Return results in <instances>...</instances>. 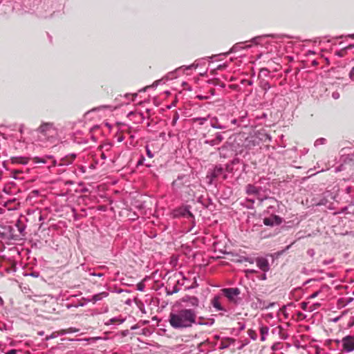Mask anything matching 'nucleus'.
<instances>
[{
    "instance_id": "nucleus-20",
    "label": "nucleus",
    "mask_w": 354,
    "mask_h": 354,
    "mask_svg": "<svg viewBox=\"0 0 354 354\" xmlns=\"http://www.w3.org/2000/svg\"><path fill=\"white\" fill-rule=\"evenodd\" d=\"M261 87L264 90V91H268V89H270V86L269 84V83L267 82V81H263L261 84Z\"/></svg>"
},
{
    "instance_id": "nucleus-30",
    "label": "nucleus",
    "mask_w": 354,
    "mask_h": 354,
    "mask_svg": "<svg viewBox=\"0 0 354 354\" xmlns=\"http://www.w3.org/2000/svg\"><path fill=\"white\" fill-rule=\"evenodd\" d=\"M137 289L140 291L144 290V285L142 283H138L137 286Z\"/></svg>"
},
{
    "instance_id": "nucleus-48",
    "label": "nucleus",
    "mask_w": 354,
    "mask_h": 354,
    "mask_svg": "<svg viewBox=\"0 0 354 354\" xmlns=\"http://www.w3.org/2000/svg\"><path fill=\"white\" fill-rule=\"evenodd\" d=\"M268 71V70H267V69H262V70H261V72H262V71Z\"/></svg>"
},
{
    "instance_id": "nucleus-4",
    "label": "nucleus",
    "mask_w": 354,
    "mask_h": 354,
    "mask_svg": "<svg viewBox=\"0 0 354 354\" xmlns=\"http://www.w3.org/2000/svg\"><path fill=\"white\" fill-rule=\"evenodd\" d=\"M229 115H223L220 118H212L210 120L211 127L218 129H225L230 128L228 122Z\"/></svg>"
},
{
    "instance_id": "nucleus-10",
    "label": "nucleus",
    "mask_w": 354,
    "mask_h": 354,
    "mask_svg": "<svg viewBox=\"0 0 354 354\" xmlns=\"http://www.w3.org/2000/svg\"><path fill=\"white\" fill-rule=\"evenodd\" d=\"M183 301L193 307H197L199 304L198 299L194 296H185L183 298Z\"/></svg>"
},
{
    "instance_id": "nucleus-24",
    "label": "nucleus",
    "mask_w": 354,
    "mask_h": 354,
    "mask_svg": "<svg viewBox=\"0 0 354 354\" xmlns=\"http://www.w3.org/2000/svg\"><path fill=\"white\" fill-rule=\"evenodd\" d=\"M146 151H147V154L149 158L153 157V154L151 153V151H150L149 148L147 146L146 147Z\"/></svg>"
},
{
    "instance_id": "nucleus-12",
    "label": "nucleus",
    "mask_w": 354,
    "mask_h": 354,
    "mask_svg": "<svg viewBox=\"0 0 354 354\" xmlns=\"http://www.w3.org/2000/svg\"><path fill=\"white\" fill-rule=\"evenodd\" d=\"M29 162V158L26 157L16 156L11 158V162L13 164L27 165Z\"/></svg>"
},
{
    "instance_id": "nucleus-17",
    "label": "nucleus",
    "mask_w": 354,
    "mask_h": 354,
    "mask_svg": "<svg viewBox=\"0 0 354 354\" xmlns=\"http://www.w3.org/2000/svg\"><path fill=\"white\" fill-rule=\"evenodd\" d=\"M124 319L121 317H113V318L110 319L109 321H107L106 322V325L114 324H120L122 322H124Z\"/></svg>"
},
{
    "instance_id": "nucleus-6",
    "label": "nucleus",
    "mask_w": 354,
    "mask_h": 354,
    "mask_svg": "<svg viewBox=\"0 0 354 354\" xmlns=\"http://www.w3.org/2000/svg\"><path fill=\"white\" fill-rule=\"evenodd\" d=\"M204 138H205L204 143L212 147L218 145L223 140L222 133L219 132L216 133L214 138H210L207 135H204Z\"/></svg>"
},
{
    "instance_id": "nucleus-13",
    "label": "nucleus",
    "mask_w": 354,
    "mask_h": 354,
    "mask_svg": "<svg viewBox=\"0 0 354 354\" xmlns=\"http://www.w3.org/2000/svg\"><path fill=\"white\" fill-rule=\"evenodd\" d=\"M212 305L217 310L226 311V310L221 304L219 296H216L213 298V299L212 300Z\"/></svg>"
},
{
    "instance_id": "nucleus-46",
    "label": "nucleus",
    "mask_w": 354,
    "mask_h": 354,
    "mask_svg": "<svg viewBox=\"0 0 354 354\" xmlns=\"http://www.w3.org/2000/svg\"><path fill=\"white\" fill-rule=\"evenodd\" d=\"M142 160H140L139 162H138V165H142Z\"/></svg>"
},
{
    "instance_id": "nucleus-42",
    "label": "nucleus",
    "mask_w": 354,
    "mask_h": 354,
    "mask_svg": "<svg viewBox=\"0 0 354 354\" xmlns=\"http://www.w3.org/2000/svg\"><path fill=\"white\" fill-rule=\"evenodd\" d=\"M245 328V325H242L241 327H240V329L241 330H243Z\"/></svg>"
},
{
    "instance_id": "nucleus-33",
    "label": "nucleus",
    "mask_w": 354,
    "mask_h": 354,
    "mask_svg": "<svg viewBox=\"0 0 354 354\" xmlns=\"http://www.w3.org/2000/svg\"><path fill=\"white\" fill-rule=\"evenodd\" d=\"M91 275H93V276H97V277H101L104 275L103 273H95V272H91L90 273Z\"/></svg>"
},
{
    "instance_id": "nucleus-26",
    "label": "nucleus",
    "mask_w": 354,
    "mask_h": 354,
    "mask_svg": "<svg viewBox=\"0 0 354 354\" xmlns=\"http://www.w3.org/2000/svg\"><path fill=\"white\" fill-rule=\"evenodd\" d=\"M244 261H247L251 264L254 263L255 262V260L252 258L245 257L244 258Z\"/></svg>"
},
{
    "instance_id": "nucleus-44",
    "label": "nucleus",
    "mask_w": 354,
    "mask_h": 354,
    "mask_svg": "<svg viewBox=\"0 0 354 354\" xmlns=\"http://www.w3.org/2000/svg\"><path fill=\"white\" fill-rule=\"evenodd\" d=\"M14 173H15V174H19V173H21V171H17V170H16V171H14Z\"/></svg>"
},
{
    "instance_id": "nucleus-1",
    "label": "nucleus",
    "mask_w": 354,
    "mask_h": 354,
    "mask_svg": "<svg viewBox=\"0 0 354 354\" xmlns=\"http://www.w3.org/2000/svg\"><path fill=\"white\" fill-rule=\"evenodd\" d=\"M196 311L187 308L171 313L169 318L170 325L175 329L189 328L196 323Z\"/></svg>"
},
{
    "instance_id": "nucleus-14",
    "label": "nucleus",
    "mask_w": 354,
    "mask_h": 354,
    "mask_svg": "<svg viewBox=\"0 0 354 354\" xmlns=\"http://www.w3.org/2000/svg\"><path fill=\"white\" fill-rule=\"evenodd\" d=\"M109 295V293L106 292H102L98 294H96L92 297L91 301L93 303H95L98 301L102 300V299L106 297Z\"/></svg>"
},
{
    "instance_id": "nucleus-32",
    "label": "nucleus",
    "mask_w": 354,
    "mask_h": 354,
    "mask_svg": "<svg viewBox=\"0 0 354 354\" xmlns=\"http://www.w3.org/2000/svg\"><path fill=\"white\" fill-rule=\"evenodd\" d=\"M198 66V64H196L195 63L187 66V69H192L193 68H196Z\"/></svg>"
},
{
    "instance_id": "nucleus-41",
    "label": "nucleus",
    "mask_w": 354,
    "mask_h": 354,
    "mask_svg": "<svg viewBox=\"0 0 354 354\" xmlns=\"http://www.w3.org/2000/svg\"><path fill=\"white\" fill-rule=\"evenodd\" d=\"M178 118V115H176V116L174 118V123H175V122H176V121L177 120Z\"/></svg>"
},
{
    "instance_id": "nucleus-45",
    "label": "nucleus",
    "mask_w": 354,
    "mask_h": 354,
    "mask_svg": "<svg viewBox=\"0 0 354 354\" xmlns=\"http://www.w3.org/2000/svg\"><path fill=\"white\" fill-rule=\"evenodd\" d=\"M236 48H237V46H234V47L232 48V50H235V49H236Z\"/></svg>"
},
{
    "instance_id": "nucleus-28",
    "label": "nucleus",
    "mask_w": 354,
    "mask_h": 354,
    "mask_svg": "<svg viewBox=\"0 0 354 354\" xmlns=\"http://www.w3.org/2000/svg\"><path fill=\"white\" fill-rule=\"evenodd\" d=\"M349 77L352 80H354V66L352 68L350 73H349Z\"/></svg>"
},
{
    "instance_id": "nucleus-21",
    "label": "nucleus",
    "mask_w": 354,
    "mask_h": 354,
    "mask_svg": "<svg viewBox=\"0 0 354 354\" xmlns=\"http://www.w3.org/2000/svg\"><path fill=\"white\" fill-rule=\"evenodd\" d=\"M194 122H198L200 124H203L207 120V118H193Z\"/></svg>"
},
{
    "instance_id": "nucleus-15",
    "label": "nucleus",
    "mask_w": 354,
    "mask_h": 354,
    "mask_svg": "<svg viewBox=\"0 0 354 354\" xmlns=\"http://www.w3.org/2000/svg\"><path fill=\"white\" fill-rule=\"evenodd\" d=\"M268 331H269V328L268 326H263L260 328L261 340V341L263 342L266 340V337L268 334Z\"/></svg>"
},
{
    "instance_id": "nucleus-25",
    "label": "nucleus",
    "mask_w": 354,
    "mask_h": 354,
    "mask_svg": "<svg viewBox=\"0 0 354 354\" xmlns=\"http://www.w3.org/2000/svg\"><path fill=\"white\" fill-rule=\"evenodd\" d=\"M228 122H229V124H234V125H236L237 124V120L236 119H228Z\"/></svg>"
},
{
    "instance_id": "nucleus-37",
    "label": "nucleus",
    "mask_w": 354,
    "mask_h": 354,
    "mask_svg": "<svg viewBox=\"0 0 354 354\" xmlns=\"http://www.w3.org/2000/svg\"><path fill=\"white\" fill-rule=\"evenodd\" d=\"M308 254L310 255L311 257L314 255V250H309L308 251Z\"/></svg>"
},
{
    "instance_id": "nucleus-39",
    "label": "nucleus",
    "mask_w": 354,
    "mask_h": 354,
    "mask_svg": "<svg viewBox=\"0 0 354 354\" xmlns=\"http://www.w3.org/2000/svg\"><path fill=\"white\" fill-rule=\"evenodd\" d=\"M261 279H263V280L266 279V274L265 273L262 275Z\"/></svg>"
},
{
    "instance_id": "nucleus-47",
    "label": "nucleus",
    "mask_w": 354,
    "mask_h": 354,
    "mask_svg": "<svg viewBox=\"0 0 354 354\" xmlns=\"http://www.w3.org/2000/svg\"><path fill=\"white\" fill-rule=\"evenodd\" d=\"M349 37H351V38L354 39V34L353 35H351Z\"/></svg>"
},
{
    "instance_id": "nucleus-27",
    "label": "nucleus",
    "mask_w": 354,
    "mask_h": 354,
    "mask_svg": "<svg viewBox=\"0 0 354 354\" xmlns=\"http://www.w3.org/2000/svg\"><path fill=\"white\" fill-rule=\"evenodd\" d=\"M78 330L76 329V328H70L67 330V331H66L64 333H75V332H77Z\"/></svg>"
},
{
    "instance_id": "nucleus-2",
    "label": "nucleus",
    "mask_w": 354,
    "mask_h": 354,
    "mask_svg": "<svg viewBox=\"0 0 354 354\" xmlns=\"http://www.w3.org/2000/svg\"><path fill=\"white\" fill-rule=\"evenodd\" d=\"M334 342L342 352L349 353L354 351V336L346 335L342 339H337Z\"/></svg>"
},
{
    "instance_id": "nucleus-22",
    "label": "nucleus",
    "mask_w": 354,
    "mask_h": 354,
    "mask_svg": "<svg viewBox=\"0 0 354 354\" xmlns=\"http://www.w3.org/2000/svg\"><path fill=\"white\" fill-rule=\"evenodd\" d=\"M280 343H275L272 346V351H277V350H279L280 349Z\"/></svg>"
},
{
    "instance_id": "nucleus-31",
    "label": "nucleus",
    "mask_w": 354,
    "mask_h": 354,
    "mask_svg": "<svg viewBox=\"0 0 354 354\" xmlns=\"http://www.w3.org/2000/svg\"><path fill=\"white\" fill-rule=\"evenodd\" d=\"M332 97H333L334 99L337 100V99H338V98L339 97V93H337V92H334V93H333V94H332Z\"/></svg>"
},
{
    "instance_id": "nucleus-11",
    "label": "nucleus",
    "mask_w": 354,
    "mask_h": 354,
    "mask_svg": "<svg viewBox=\"0 0 354 354\" xmlns=\"http://www.w3.org/2000/svg\"><path fill=\"white\" fill-rule=\"evenodd\" d=\"M175 216H182L187 218H192L193 214L189 211V208L188 207L180 208L175 212Z\"/></svg>"
},
{
    "instance_id": "nucleus-7",
    "label": "nucleus",
    "mask_w": 354,
    "mask_h": 354,
    "mask_svg": "<svg viewBox=\"0 0 354 354\" xmlns=\"http://www.w3.org/2000/svg\"><path fill=\"white\" fill-rule=\"evenodd\" d=\"M282 223V218L277 215H272L263 219V223L268 226H274L279 225Z\"/></svg>"
},
{
    "instance_id": "nucleus-36",
    "label": "nucleus",
    "mask_w": 354,
    "mask_h": 354,
    "mask_svg": "<svg viewBox=\"0 0 354 354\" xmlns=\"http://www.w3.org/2000/svg\"><path fill=\"white\" fill-rule=\"evenodd\" d=\"M24 124H21V125H20V127H19V132H20L21 133H23V131H24Z\"/></svg>"
},
{
    "instance_id": "nucleus-43",
    "label": "nucleus",
    "mask_w": 354,
    "mask_h": 354,
    "mask_svg": "<svg viewBox=\"0 0 354 354\" xmlns=\"http://www.w3.org/2000/svg\"><path fill=\"white\" fill-rule=\"evenodd\" d=\"M287 336L286 335H281V338L282 339H286Z\"/></svg>"
},
{
    "instance_id": "nucleus-8",
    "label": "nucleus",
    "mask_w": 354,
    "mask_h": 354,
    "mask_svg": "<svg viewBox=\"0 0 354 354\" xmlns=\"http://www.w3.org/2000/svg\"><path fill=\"white\" fill-rule=\"evenodd\" d=\"M255 262L258 268L263 272H266L270 270L268 261L266 258L258 257L255 259Z\"/></svg>"
},
{
    "instance_id": "nucleus-5",
    "label": "nucleus",
    "mask_w": 354,
    "mask_h": 354,
    "mask_svg": "<svg viewBox=\"0 0 354 354\" xmlns=\"http://www.w3.org/2000/svg\"><path fill=\"white\" fill-rule=\"evenodd\" d=\"M222 292L229 301L234 303L236 302L237 297L241 293V291L238 288H223Z\"/></svg>"
},
{
    "instance_id": "nucleus-34",
    "label": "nucleus",
    "mask_w": 354,
    "mask_h": 354,
    "mask_svg": "<svg viewBox=\"0 0 354 354\" xmlns=\"http://www.w3.org/2000/svg\"><path fill=\"white\" fill-rule=\"evenodd\" d=\"M6 354H17V351L15 349L10 350Z\"/></svg>"
},
{
    "instance_id": "nucleus-38",
    "label": "nucleus",
    "mask_w": 354,
    "mask_h": 354,
    "mask_svg": "<svg viewBox=\"0 0 354 354\" xmlns=\"http://www.w3.org/2000/svg\"><path fill=\"white\" fill-rule=\"evenodd\" d=\"M4 305L3 299L0 297V306H3Z\"/></svg>"
},
{
    "instance_id": "nucleus-49",
    "label": "nucleus",
    "mask_w": 354,
    "mask_h": 354,
    "mask_svg": "<svg viewBox=\"0 0 354 354\" xmlns=\"http://www.w3.org/2000/svg\"><path fill=\"white\" fill-rule=\"evenodd\" d=\"M257 37L254 38V39H253V41H256V40H257Z\"/></svg>"
},
{
    "instance_id": "nucleus-18",
    "label": "nucleus",
    "mask_w": 354,
    "mask_h": 354,
    "mask_svg": "<svg viewBox=\"0 0 354 354\" xmlns=\"http://www.w3.org/2000/svg\"><path fill=\"white\" fill-rule=\"evenodd\" d=\"M301 306L304 310L309 311V312L313 310V308H312V306H308V303H307V302H302L301 304Z\"/></svg>"
},
{
    "instance_id": "nucleus-3",
    "label": "nucleus",
    "mask_w": 354,
    "mask_h": 354,
    "mask_svg": "<svg viewBox=\"0 0 354 354\" xmlns=\"http://www.w3.org/2000/svg\"><path fill=\"white\" fill-rule=\"evenodd\" d=\"M37 131L41 133L46 138L49 139L57 136V131L53 123L44 122L38 128Z\"/></svg>"
},
{
    "instance_id": "nucleus-50",
    "label": "nucleus",
    "mask_w": 354,
    "mask_h": 354,
    "mask_svg": "<svg viewBox=\"0 0 354 354\" xmlns=\"http://www.w3.org/2000/svg\"><path fill=\"white\" fill-rule=\"evenodd\" d=\"M19 231H20V232L21 233V232H22V231H23V230H22V229H20V230H19Z\"/></svg>"
},
{
    "instance_id": "nucleus-16",
    "label": "nucleus",
    "mask_w": 354,
    "mask_h": 354,
    "mask_svg": "<svg viewBox=\"0 0 354 354\" xmlns=\"http://www.w3.org/2000/svg\"><path fill=\"white\" fill-rule=\"evenodd\" d=\"M259 191V189L252 185H248L246 187V192L248 194H257Z\"/></svg>"
},
{
    "instance_id": "nucleus-23",
    "label": "nucleus",
    "mask_w": 354,
    "mask_h": 354,
    "mask_svg": "<svg viewBox=\"0 0 354 354\" xmlns=\"http://www.w3.org/2000/svg\"><path fill=\"white\" fill-rule=\"evenodd\" d=\"M325 141H326V140L324 138H321V139L317 140L315 141V145H320V144H324Z\"/></svg>"
},
{
    "instance_id": "nucleus-40",
    "label": "nucleus",
    "mask_w": 354,
    "mask_h": 354,
    "mask_svg": "<svg viewBox=\"0 0 354 354\" xmlns=\"http://www.w3.org/2000/svg\"><path fill=\"white\" fill-rule=\"evenodd\" d=\"M101 157H102V159H105L106 158V156H105L104 153H102Z\"/></svg>"
},
{
    "instance_id": "nucleus-19",
    "label": "nucleus",
    "mask_w": 354,
    "mask_h": 354,
    "mask_svg": "<svg viewBox=\"0 0 354 354\" xmlns=\"http://www.w3.org/2000/svg\"><path fill=\"white\" fill-rule=\"evenodd\" d=\"M248 334L249 337L252 339L253 340H256L257 338V335L256 332L252 329L248 330Z\"/></svg>"
},
{
    "instance_id": "nucleus-29",
    "label": "nucleus",
    "mask_w": 354,
    "mask_h": 354,
    "mask_svg": "<svg viewBox=\"0 0 354 354\" xmlns=\"http://www.w3.org/2000/svg\"><path fill=\"white\" fill-rule=\"evenodd\" d=\"M319 292H320V290L315 292L310 296V298H311V299L315 298L316 297H317L319 295Z\"/></svg>"
},
{
    "instance_id": "nucleus-9",
    "label": "nucleus",
    "mask_w": 354,
    "mask_h": 354,
    "mask_svg": "<svg viewBox=\"0 0 354 354\" xmlns=\"http://www.w3.org/2000/svg\"><path fill=\"white\" fill-rule=\"evenodd\" d=\"M210 176L212 177L211 180L213 178L221 177L223 179L226 178V176L224 174V169L221 166H216L212 171L210 173Z\"/></svg>"
},
{
    "instance_id": "nucleus-35",
    "label": "nucleus",
    "mask_w": 354,
    "mask_h": 354,
    "mask_svg": "<svg viewBox=\"0 0 354 354\" xmlns=\"http://www.w3.org/2000/svg\"><path fill=\"white\" fill-rule=\"evenodd\" d=\"M246 273H255L256 272V270H251V269H248V270H246L245 271Z\"/></svg>"
}]
</instances>
